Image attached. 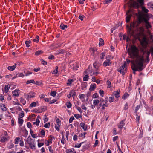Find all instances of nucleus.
Wrapping results in <instances>:
<instances>
[{"label":"nucleus","instance_id":"obj_8","mask_svg":"<svg viewBox=\"0 0 153 153\" xmlns=\"http://www.w3.org/2000/svg\"><path fill=\"white\" fill-rule=\"evenodd\" d=\"M126 62L123 64V65L120 67L119 70H118V72L122 74L123 75L125 74L126 72V70L127 68L126 67Z\"/></svg>","mask_w":153,"mask_h":153},{"label":"nucleus","instance_id":"obj_23","mask_svg":"<svg viewBox=\"0 0 153 153\" xmlns=\"http://www.w3.org/2000/svg\"><path fill=\"white\" fill-rule=\"evenodd\" d=\"M120 90H118L114 92V95L116 98H119L120 96Z\"/></svg>","mask_w":153,"mask_h":153},{"label":"nucleus","instance_id":"obj_5","mask_svg":"<svg viewBox=\"0 0 153 153\" xmlns=\"http://www.w3.org/2000/svg\"><path fill=\"white\" fill-rule=\"evenodd\" d=\"M135 14L134 11L132 8H131L128 10L126 14L127 16L126 17V22L127 23H128L129 21L132 16Z\"/></svg>","mask_w":153,"mask_h":153},{"label":"nucleus","instance_id":"obj_21","mask_svg":"<svg viewBox=\"0 0 153 153\" xmlns=\"http://www.w3.org/2000/svg\"><path fill=\"white\" fill-rule=\"evenodd\" d=\"M17 65L16 63L12 66H9L7 67V69L10 71H13L16 67Z\"/></svg>","mask_w":153,"mask_h":153},{"label":"nucleus","instance_id":"obj_63","mask_svg":"<svg viewBox=\"0 0 153 153\" xmlns=\"http://www.w3.org/2000/svg\"><path fill=\"white\" fill-rule=\"evenodd\" d=\"M24 75L22 73H19L17 74V77H23Z\"/></svg>","mask_w":153,"mask_h":153},{"label":"nucleus","instance_id":"obj_46","mask_svg":"<svg viewBox=\"0 0 153 153\" xmlns=\"http://www.w3.org/2000/svg\"><path fill=\"white\" fill-rule=\"evenodd\" d=\"M23 121V120L22 119L18 118V123L19 124H20L21 126L22 124Z\"/></svg>","mask_w":153,"mask_h":153},{"label":"nucleus","instance_id":"obj_9","mask_svg":"<svg viewBox=\"0 0 153 153\" xmlns=\"http://www.w3.org/2000/svg\"><path fill=\"white\" fill-rule=\"evenodd\" d=\"M148 41L149 39L146 36H144L142 39L141 44L142 45L144 46L145 48L147 47L148 44Z\"/></svg>","mask_w":153,"mask_h":153},{"label":"nucleus","instance_id":"obj_58","mask_svg":"<svg viewBox=\"0 0 153 153\" xmlns=\"http://www.w3.org/2000/svg\"><path fill=\"white\" fill-rule=\"evenodd\" d=\"M65 51L64 50L62 49L59 50L57 54H64L65 52Z\"/></svg>","mask_w":153,"mask_h":153},{"label":"nucleus","instance_id":"obj_55","mask_svg":"<svg viewBox=\"0 0 153 153\" xmlns=\"http://www.w3.org/2000/svg\"><path fill=\"white\" fill-rule=\"evenodd\" d=\"M39 36L38 35H36V39H33V41L34 42H36L37 43L39 41Z\"/></svg>","mask_w":153,"mask_h":153},{"label":"nucleus","instance_id":"obj_14","mask_svg":"<svg viewBox=\"0 0 153 153\" xmlns=\"http://www.w3.org/2000/svg\"><path fill=\"white\" fill-rule=\"evenodd\" d=\"M47 109V106H42L39 107L38 108V111L37 112L42 113L46 110Z\"/></svg>","mask_w":153,"mask_h":153},{"label":"nucleus","instance_id":"obj_42","mask_svg":"<svg viewBox=\"0 0 153 153\" xmlns=\"http://www.w3.org/2000/svg\"><path fill=\"white\" fill-rule=\"evenodd\" d=\"M43 53V52L42 51H38L35 52V55L36 56H38Z\"/></svg>","mask_w":153,"mask_h":153},{"label":"nucleus","instance_id":"obj_64","mask_svg":"<svg viewBox=\"0 0 153 153\" xmlns=\"http://www.w3.org/2000/svg\"><path fill=\"white\" fill-rule=\"evenodd\" d=\"M112 0H105L103 1V3L104 4H107L111 2Z\"/></svg>","mask_w":153,"mask_h":153},{"label":"nucleus","instance_id":"obj_43","mask_svg":"<svg viewBox=\"0 0 153 153\" xmlns=\"http://www.w3.org/2000/svg\"><path fill=\"white\" fill-rule=\"evenodd\" d=\"M123 40H126L127 42H128L129 40V38L126 35L124 34L123 35Z\"/></svg>","mask_w":153,"mask_h":153},{"label":"nucleus","instance_id":"obj_56","mask_svg":"<svg viewBox=\"0 0 153 153\" xmlns=\"http://www.w3.org/2000/svg\"><path fill=\"white\" fill-rule=\"evenodd\" d=\"M50 123H47L44 125V127L46 128H49L50 127Z\"/></svg>","mask_w":153,"mask_h":153},{"label":"nucleus","instance_id":"obj_45","mask_svg":"<svg viewBox=\"0 0 153 153\" xmlns=\"http://www.w3.org/2000/svg\"><path fill=\"white\" fill-rule=\"evenodd\" d=\"M39 123L40 121L39 120V119H36V121L35 122H33V123L34 125H36V126H38L39 125Z\"/></svg>","mask_w":153,"mask_h":153},{"label":"nucleus","instance_id":"obj_3","mask_svg":"<svg viewBox=\"0 0 153 153\" xmlns=\"http://www.w3.org/2000/svg\"><path fill=\"white\" fill-rule=\"evenodd\" d=\"M128 26L130 27H131V23L130 24V25H127L126 26L127 29V32L129 35L130 36H134L136 35L139 40H140V38L141 36L144 35V28L141 27H139V26H138L135 27L134 28L131 27V31L130 33L128 31Z\"/></svg>","mask_w":153,"mask_h":153},{"label":"nucleus","instance_id":"obj_54","mask_svg":"<svg viewBox=\"0 0 153 153\" xmlns=\"http://www.w3.org/2000/svg\"><path fill=\"white\" fill-rule=\"evenodd\" d=\"M67 107L68 108H71L72 106V104L70 102H67L66 103Z\"/></svg>","mask_w":153,"mask_h":153},{"label":"nucleus","instance_id":"obj_7","mask_svg":"<svg viewBox=\"0 0 153 153\" xmlns=\"http://www.w3.org/2000/svg\"><path fill=\"white\" fill-rule=\"evenodd\" d=\"M141 51L143 53V54L141 55L140 54V55H143L144 57V55L145 54L146 59V61L147 62H148L149 61V57L150 53V51L148 50H144L143 49L141 50ZM144 62H145V59L144 58Z\"/></svg>","mask_w":153,"mask_h":153},{"label":"nucleus","instance_id":"obj_28","mask_svg":"<svg viewBox=\"0 0 153 153\" xmlns=\"http://www.w3.org/2000/svg\"><path fill=\"white\" fill-rule=\"evenodd\" d=\"M85 95L83 94H80L79 96V98L82 100V102H84L85 101Z\"/></svg>","mask_w":153,"mask_h":153},{"label":"nucleus","instance_id":"obj_38","mask_svg":"<svg viewBox=\"0 0 153 153\" xmlns=\"http://www.w3.org/2000/svg\"><path fill=\"white\" fill-rule=\"evenodd\" d=\"M105 52H103L102 53L100 54V59L102 60H103L104 59V57H105Z\"/></svg>","mask_w":153,"mask_h":153},{"label":"nucleus","instance_id":"obj_47","mask_svg":"<svg viewBox=\"0 0 153 153\" xmlns=\"http://www.w3.org/2000/svg\"><path fill=\"white\" fill-rule=\"evenodd\" d=\"M50 138H49L48 141L50 143H52L53 139L54 138V137L52 136H50Z\"/></svg>","mask_w":153,"mask_h":153},{"label":"nucleus","instance_id":"obj_61","mask_svg":"<svg viewBox=\"0 0 153 153\" xmlns=\"http://www.w3.org/2000/svg\"><path fill=\"white\" fill-rule=\"evenodd\" d=\"M24 73L25 74V76H28L29 75H30L32 74V72L27 71L26 73L25 71L24 72Z\"/></svg>","mask_w":153,"mask_h":153},{"label":"nucleus","instance_id":"obj_2","mask_svg":"<svg viewBox=\"0 0 153 153\" xmlns=\"http://www.w3.org/2000/svg\"><path fill=\"white\" fill-rule=\"evenodd\" d=\"M149 17L148 14H146L145 15L140 14L138 17V20L137 21H134L133 22H131V27L134 28L135 27L139 26V25L143 22H144L145 23V26L147 29H149L151 27V25L150 23L149 22ZM128 27L129 32H131V27L128 26Z\"/></svg>","mask_w":153,"mask_h":153},{"label":"nucleus","instance_id":"obj_26","mask_svg":"<svg viewBox=\"0 0 153 153\" xmlns=\"http://www.w3.org/2000/svg\"><path fill=\"white\" fill-rule=\"evenodd\" d=\"M79 65L76 62H75L73 65L72 69H73L74 70H76L77 68H79Z\"/></svg>","mask_w":153,"mask_h":153},{"label":"nucleus","instance_id":"obj_57","mask_svg":"<svg viewBox=\"0 0 153 153\" xmlns=\"http://www.w3.org/2000/svg\"><path fill=\"white\" fill-rule=\"evenodd\" d=\"M114 100V97H110L109 98V101L110 102H113Z\"/></svg>","mask_w":153,"mask_h":153},{"label":"nucleus","instance_id":"obj_10","mask_svg":"<svg viewBox=\"0 0 153 153\" xmlns=\"http://www.w3.org/2000/svg\"><path fill=\"white\" fill-rule=\"evenodd\" d=\"M27 142L30 147L32 149H34L35 147V144L34 141H33V139L28 137L27 139Z\"/></svg>","mask_w":153,"mask_h":153},{"label":"nucleus","instance_id":"obj_13","mask_svg":"<svg viewBox=\"0 0 153 153\" xmlns=\"http://www.w3.org/2000/svg\"><path fill=\"white\" fill-rule=\"evenodd\" d=\"M36 94L34 92H30L29 93L27 94V100H29L30 99L35 97L36 96Z\"/></svg>","mask_w":153,"mask_h":153},{"label":"nucleus","instance_id":"obj_62","mask_svg":"<svg viewBox=\"0 0 153 153\" xmlns=\"http://www.w3.org/2000/svg\"><path fill=\"white\" fill-rule=\"evenodd\" d=\"M86 134V132H84L83 133H82L79 135V137H82L83 138H85V135Z\"/></svg>","mask_w":153,"mask_h":153},{"label":"nucleus","instance_id":"obj_19","mask_svg":"<svg viewBox=\"0 0 153 153\" xmlns=\"http://www.w3.org/2000/svg\"><path fill=\"white\" fill-rule=\"evenodd\" d=\"M97 49L96 48H90V51L91 53V54L93 56H94L95 54V52H96Z\"/></svg>","mask_w":153,"mask_h":153},{"label":"nucleus","instance_id":"obj_18","mask_svg":"<svg viewBox=\"0 0 153 153\" xmlns=\"http://www.w3.org/2000/svg\"><path fill=\"white\" fill-rule=\"evenodd\" d=\"M83 74L85 76L83 77V80L84 81H87L88 80L89 78V76L88 74L85 73V71L84 72Z\"/></svg>","mask_w":153,"mask_h":153},{"label":"nucleus","instance_id":"obj_59","mask_svg":"<svg viewBox=\"0 0 153 153\" xmlns=\"http://www.w3.org/2000/svg\"><path fill=\"white\" fill-rule=\"evenodd\" d=\"M56 94V92L55 91H53L51 92L50 93V94L51 95L53 96V97H55Z\"/></svg>","mask_w":153,"mask_h":153},{"label":"nucleus","instance_id":"obj_51","mask_svg":"<svg viewBox=\"0 0 153 153\" xmlns=\"http://www.w3.org/2000/svg\"><path fill=\"white\" fill-rule=\"evenodd\" d=\"M142 10L145 13H147L149 11L148 9H146L144 7H142Z\"/></svg>","mask_w":153,"mask_h":153},{"label":"nucleus","instance_id":"obj_52","mask_svg":"<svg viewBox=\"0 0 153 153\" xmlns=\"http://www.w3.org/2000/svg\"><path fill=\"white\" fill-rule=\"evenodd\" d=\"M99 92L100 95L103 97L104 96V92L103 90H100L99 91Z\"/></svg>","mask_w":153,"mask_h":153},{"label":"nucleus","instance_id":"obj_37","mask_svg":"<svg viewBox=\"0 0 153 153\" xmlns=\"http://www.w3.org/2000/svg\"><path fill=\"white\" fill-rule=\"evenodd\" d=\"M58 67L57 66H56L55 67V69L52 71V73L54 74H57L58 72Z\"/></svg>","mask_w":153,"mask_h":153},{"label":"nucleus","instance_id":"obj_27","mask_svg":"<svg viewBox=\"0 0 153 153\" xmlns=\"http://www.w3.org/2000/svg\"><path fill=\"white\" fill-rule=\"evenodd\" d=\"M40 134L41 136H38V137H43L45 135V132L44 130L43 129H42L41 131L40 132Z\"/></svg>","mask_w":153,"mask_h":153},{"label":"nucleus","instance_id":"obj_12","mask_svg":"<svg viewBox=\"0 0 153 153\" xmlns=\"http://www.w3.org/2000/svg\"><path fill=\"white\" fill-rule=\"evenodd\" d=\"M93 70L92 68L89 67L85 71V73L90 74L91 76H93Z\"/></svg>","mask_w":153,"mask_h":153},{"label":"nucleus","instance_id":"obj_40","mask_svg":"<svg viewBox=\"0 0 153 153\" xmlns=\"http://www.w3.org/2000/svg\"><path fill=\"white\" fill-rule=\"evenodd\" d=\"M100 74V73L99 72V71L98 69H96V70L95 71L94 70H93V76H97V74Z\"/></svg>","mask_w":153,"mask_h":153},{"label":"nucleus","instance_id":"obj_1","mask_svg":"<svg viewBox=\"0 0 153 153\" xmlns=\"http://www.w3.org/2000/svg\"><path fill=\"white\" fill-rule=\"evenodd\" d=\"M128 52L129 57L133 59L130 60L129 59H126V60L128 63H131V66L133 65H136L137 62L144 61L143 55H140L138 49L134 45H131L130 47L128 49Z\"/></svg>","mask_w":153,"mask_h":153},{"label":"nucleus","instance_id":"obj_31","mask_svg":"<svg viewBox=\"0 0 153 153\" xmlns=\"http://www.w3.org/2000/svg\"><path fill=\"white\" fill-rule=\"evenodd\" d=\"M20 102L23 105H25L26 102L25 99L23 97L20 98Z\"/></svg>","mask_w":153,"mask_h":153},{"label":"nucleus","instance_id":"obj_25","mask_svg":"<svg viewBox=\"0 0 153 153\" xmlns=\"http://www.w3.org/2000/svg\"><path fill=\"white\" fill-rule=\"evenodd\" d=\"M96 85L95 84H91V85L89 88V90L91 91H93L96 88Z\"/></svg>","mask_w":153,"mask_h":153},{"label":"nucleus","instance_id":"obj_30","mask_svg":"<svg viewBox=\"0 0 153 153\" xmlns=\"http://www.w3.org/2000/svg\"><path fill=\"white\" fill-rule=\"evenodd\" d=\"M80 125L82 128H83L84 130L85 131L86 130L87 127L85 125V123H84L81 122L80 123Z\"/></svg>","mask_w":153,"mask_h":153},{"label":"nucleus","instance_id":"obj_22","mask_svg":"<svg viewBox=\"0 0 153 153\" xmlns=\"http://www.w3.org/2000/svg\"><path fill=\"white\" fill-rule=\"evenodd\" d=\"M76 91L74 90H71L69 92V94L71 95L72 97L74 98L75 97L76 95Z\"/></svg>","mask_w":153,"mask_h":153},{"label":"nucleus","instance_id":"obj_44","mask_svg":"<svg viewBox=\"0 0 153 153\" xmlns=\"http://www.w3.org/2000/svg\"><path fill=\"white\" fill-rule=\"evenodd\" d=\"M99 41L100 42L99 45L100 46L104 44V40L102 39L101 38H100Z\"/></svg>","mask_w":153,"mask_h":153},{"label":"nucleus","instance_id":"obj_53","mask_svg":"<svg viewBox=\"0 0 153 153\" xmlns=\"http://www.w3.org/2000/svg\"><path fill=\"white\" fill-rule=\"evenodd\" d=\"M74 150V148H71L69 149H67L66 152L67 153H70L73 152Z\"/></svg>","mask_w":153,"mask_h":153},{"label":"nucleus","instance_id":"obj_6","mask_svg":"<svg viewBox=\"0 0 153 153\" xmlns=\"http://www.w3.org/2000/svg\"><path fill=\"white\" fill-rule=\"evenodd\" d=\"M135 14L134 11L132 8H131L128 10L126 14L127 16L126 17V22L127 23H128L129 21L132 16Z\"/></svg>","mask_w":153,"mask_h":153},{"label":"nucleus","instance_id":"obj_33","mask_svg":"<svg viewBox=\"0 0 153 153\" xmlns=\"http://www.w3.org/2000/svg\"><path fill=\"white\" fill-rule=\"evenodd\" d=\"M73 79H69L67 81V84L68 86H71L72 83L74 82Z\"/></svg>","mask_w":153,"mask_h":153},{"label":"nucleus","instance_id":"obj_29","mask_svg":"<svg viewBox=\"0 0 153 153\" xmlns=\"http://www.w3.org/2000/svg\"><path fill=\"white\" fill-rule=\"evenodd\" d=\"M129 96V94H128L126 92L122 96V99H123V100H125Z\"/></svg>","mask_w":153,"mask_h":153},{"label":"nucleus","instance_id":"obj_41","mask_svg":"<svg viewBox=\"0 0 153 153\" xmlns=\"http://www.w3.org/2000/svg\"><path fill=\"white\" fill-rule=\"evenodd\" d=\"M38 104V102H33L31 103L30 104V106L31 107H36V106L37 104Z\"/></svg>","mask_w":153,"mask_h":153},{"label":"nucleus","instance_id":"obj_50","mask_svg":"<svg viewBox=\"0 0 153 153\" xmlns=\"http://www.w3.org/2000/svg\"><path fill=\"white\" fill-rule=\"evenodd\" d=\"M35 83V82L33 79L27 80L26 82V84H28L31 83Z\"/></svg>","mask_w":153,"mask_h":153},{"label":"nucleus","instance_id":"obj_39","mask_svg":"<svg viewBox=\"0 0 153 153\" xmlns=\"http://www.w3.org/2000/svg\"><path fill=\"white\" fill-rule=\"evenodd\" d=\"M7 140V138L6 137L1 136L0 137V141L1 142H4Z\"/></svg>","mask_w":153,"mask_h":153},{"label":"nucleus","instance_id":"obj_20","mask_svg":"<svg viewBox=\"0 0 153 153\" xmlns=\"http://www.w3.org/2000/svg\"><path fill=\"white\" fill-rule=\"evenodd\" d=\"M131 6L134 8H138L139 7V5L138 3L134 1L131 4Z\"/></svg>","mask_w":153,"mask_h":153},{"label":"nucleus","instance_id":"obj_15","mask_svg":"<svg viewBox=\"0 0 153 153\" xmlns=\"http://www.w3.org/2000/svg\"><path fill=\"white\" fill-rule=\"evenodd\" d=\"M125 120L124 119L121 121L118 124V128H119L122 129L123 127L125 125Z\"/></svg>","mask_w":153,"mask_h":153},{"label":"nucleus","instance_id":"obj_16","mask_svg":"<svg viewBox=\"0 0 153 153\" xmlns=\"http://www.w3.org/2000/svg\"><path fill=\"white\" fill-rule=\"evenodd\" d=\"M20 94V91L18 89H16L12 91L13 96L14 97H18Z\"/></svg>","mask_w":153,"mask_h":153},{"label":"nucleus","instance_id":"obj_49","mask_svg":"<svg viewBox=\"0 0 153 153\" xmlns=\"http://www.w3.org/2000/svg\"><path fill=\"white\" fill-rule=\"evenodd\" d=\"M99 97L98 94L97 93H95L94 94L92 95V98H97Z\"/></svg>","mask_w":153,"mask_h":153},{"label":"nucleus","instance_id":"obj_60","mask_svg":"<svg viewBox=\"0 0 153 153\" xmlns=\"http://www.w3.org/2000/svg\"><path fill=\"white\" fill-rule=\"evenodd\" d=\"M140 105H138L135 107V111L136 113H137L138 110L139 109V108H140Z\"/></svg>","mask_w":153,"mask_h":153},{"label":"nucleus","instance_id":"obj_36","mask_svg":"<svg viewBox=\"0 0 153 153\" xmlns=\"http://www.w3.org/2000/svg\"><path fill=\"white\" fill-rule=\"evenodd\" d=\"M25 43L27 47H29L30 46V44L31 43V41L30 40L25 41Z\"/></svg>","mask_w":153,"mask_h":153},{"label":"nucleus","instance_id":"obj_32","mask_svg":"<svg viewBox=\"0 0 153 153\" xmlns=\"http://www.w3.org/2000/svg\"><path fill=\"white\" fill-rule=\"evenodd\" d=\"M0 107L1 109L3 111H6L7 110L5 105L4 104H2L0 105Z\"/></svg>","mask_w":153,"mask_h":153},{"label":"nucleus","instance_id":"obj_48","mask_svg":"<svg viewBox=\"0 0 153 153\" xmlns=\"http://www.w3.org/2000/svg\"><path fill=\"white\" fill-rule=\"evenodd\" d=\"M106 83L107 85V88H110L111 87V82L109 80H108L107 81Z\"/></svg>","mask_w":153,"mask_h":153},{"label":"nucleus","instance_id":"obj_34","mask_svg":"<svg viewBox=\"0 0 153 153\" xmlns=\"http://www.w3.org/2000/svg\"><path fill=\"white\" fill-rule=\"evenodd\" d=\"M68 26L67 25H64L63 24H61L60 25V28L63 30H64L65 28H67Z\"/></svg>","mask_w":153,"mask_h":153},{"label":"nucleus","instance_id":"obj_24","mask_svg":"<svg viewBox=\"0 0 153 153\" xmlns=\"http://www.w3.org/2000/svg\"><path fill=\"white\" fill-rule=\"evenodd\" d=\"M100 100L98 99H94L93 100V104L94 105H96V106L97 107L99 106L98 104L100 103Z\"/></svg>","mask_w":153,"mask_h":153},{"label":"nucleus","instance_id":"obj_4","mask_svg":"<svg viewBox=\"0 0 153 153\" xmlns=\"http://www.w3.org/2000/svg\"><path fill=\"white\" fill-rule=\"evenodd\" d=\"M144 61L142 62H137L136 65H133L132 66H131V68L133 71V73L134 74H136V71L140 72L143 69V65Z\"/></svg>","mask_w":153,"mask_h":153},{"label":"nucleus","instance_id":"obj_17","mask_svg":"<svg viewBox=\"0 0 153 153\" xmlns=\"http://www.w3.org/2000/svg\"><path fill=\"white\" fill-rule=\"evenodd\" d=\"M100 102L99 106L97 107V108L98 109H99L100 108V107L102 106V104L105 103V100L103 99V98H100Z\"/></svg>","mask_w":153,"mask_h":153},{"label":"nucleus","instance_id":"obj_35","mask_svg":"<svg viewBox=\"0 0 153 153\" xmlns=\"http://www.w3.org/2000/svg\"><path fill=\"white\" fill-rule=\"evenodd\" d=\"M10 87V85H5L4 90L7 93L8 91L9 88Z\"/></svg>","mask_w":153,"mask_h":153},{"label":"nucleus","instance_id":"obj_11","mask_svg":"<svg viewBox=\"0 0 153 153\" xmlns=\"http://www.w3.org/2000/svg\"><path fill=\"white\" fill-rule=\"evenodd\" d=\"M112 61L109 59H106L103 62V65L104 67L110 66L111 65Z\"/></svg>","mask_w":153,"mask_h":153}]
</instances>
